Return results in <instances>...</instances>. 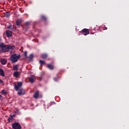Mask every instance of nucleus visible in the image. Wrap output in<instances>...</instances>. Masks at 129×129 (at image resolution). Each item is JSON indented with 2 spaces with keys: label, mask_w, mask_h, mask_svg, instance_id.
Returning a JSON list of instances; mask_svg holds the SVG:
<instances>
[{
  "label": "nucleus",
  "mask_w": 129,
  "mask_h": 129,
  "mask_svg": "<svg viewBox=\"0 0 129 129\" xmlns=\"http://www.w3.org/2000/svg\"><path fill=\"white\" fill-rule=\"evenodd\" d=\"M0 48H1L2 51L5 53L6 52H8L11 49H15L16 47L15 45H5L3 43H1L0 44Z\"/></svg>",
  "instance_id": "obj_1"
},
{
  "label": "nucleus",
  "mask_w": 129,
  "mask_h": 129,
  "mask_svg": "<svg viewBox=\"0 0 129 129\" xmlns=\"http://www.w3.org/2000/svg\"><path fill=\"white\" fill-rule=\"evenodd\" d=\"M20 58H21V55L14 53L10 56L9 60H10L12 63H16V62H18Z\"/></svg>",
  "instance_id": "obj_2"
},
{
  "label": "nucleus",
  "mask_w": 129,
  "mask_h": 129,
  "mask_svg": "<svg viewBox=\"0 0 129 129\" xmlns=\"http://www.w3.org/2000/svg\"><path fill=\"white\" fill-rule=\"evenodd\" d=\"M22 86H23V83L21 82H18L17 85H14V89L16 91H19V89H20Z\"/></svg>",
  "instance_id": "obj_3"
},
{
  "label": "nucleus",
  "mask_w": 129,
  "mask_h": 129,
  "mask_svg": "<svg viewBox=\"0 0 129 129\" xmlns=\"http://www.w3.org/2000/svg\"><path fill=\"white\" fill-rule=\"evenodd\" d=\"M79 33H81L84 35V36H87V35H89L90 32H89V29L84 28L82 31H79Z\"/></svg>",
  "instance_id": "obj_4"
},
{
  "label": "nucleus",
  "mask_w": 129,
  "mask_h": 129,
  "mask_svg": "<svg viewBox=\"0 0 129 129\" xmlns=\"http://www.w3.org/2000/svg\"><path fill=\"white\" fill-rule=\"evenodd\" d=\"M12 127L14 129H21L22 126L20 124V123L18 122H15L12 124Z\"/></svg>",
  "instance_id": "obj_5"
},
{
  "label": "nucleus",
  "mask_w": 129,
  "mask_h": 129,
  "mask_svg": "<svg viewBox=\"0 0 129 129\" xmlns=\"http://www.w3.org/2000/svg\"><path fill=\"white\" fill-rule=\"evenodd\" d=\"M8 30H11V31H16L17 27L15 25H10L7 26Z\"/></svg>",
  "instance_id": "obj_6"
},
{
  "label": "nucleus",
  "mask_w": 129,
  "mask_h": 129,
  "mask_svg": "<svg viewBox=\"0 0 129 129\" xmlns=\"http://www.w3.org/2000/svg\"><path fill=\"white\" fill-rule=\"evenodd\" d=\"M26 93V91L23 88H21L19 89L18 94V95H24Z\"/></svg>",
  "instance_id": "obj_7"
},
{
  "label": "nucleus",
  "mask_w": 129,
  "mask_h": 129,
  "mask_svg": "<svg viewBox=\"0 0 129 129\" xmlns=\"http://www.w3.org/2000/svg\"><path fill=\"white\" fill-rule=\"evenodd\" d=\"M39 96H40V97H42L41 95L39 96V91H35L34 92V95H33L34 98H35V99H37V98H39Z\"/></svg>",
  "instance_id": "obj_8"
},
{
  "label": "nucleus",
  "mask_w": 129,
  "mask_h": 129,
  "mask_svg": "<svg viewBox=\"0 0 129 129\" xmlns=\"http://www.w3.org/2000/svg\"><path fill=\"white\" fill-rule=\"evenodd\" d=\"M29 82L30 83H34L35 82V80H36V77L35 76H32L30 78H29Z\"/></svg>",
  "instance_id": "obj_9"
},
{
  "label": "nucleus",
  "mask_w": 129,
  "mask_h": 129,
  "mask_svg": "<svg viewBox=\"0 0 129 129\" xmlns=\"http://www.w3.org/2000/svg\"><path fill=\"white\" fill-rule=\"evenodd\" d=\"M14 77H16V78H18L20 75H21V73L19 72H14Z\"/></svg>",
  "instance_id": "obj_10"
},
{
  "label": "nucleus",
  "mask_w": 129,
  "mask_h": 129,
  "mask_svg": "<svg viewBox=\"0 0 129 129\" xmlns=\"http://www.w3.org/2000/svg\"><path fill=\"white\" fill-rule=\"evenodd\" d=\"M6 35H7V36L8 37H12V31H11L10 30H7L6 31Z\"/></svg>",
  "instance_id": "obj_11"
},
{
  "label": "nucleus",
  "mask_w": 129,
  "mask_h": 129,
  "mask_svg": "<svg viewBox=\"0 0 129 129\" xmlns=\"http://www.w3.org/2000/svg\"><path fill=\"white\" fill-rule=\"evenodd\" d=\"M34 58V54H31L28 57V60L30 62L33 61V59Z\"/></svg>",
  "instance_id": "obj_12"
},
{
  "label": "nucleus",
  "mask_w": 129,
  "mask_h": 129,
  "mask_svg": "<svg viewBox=\"0 0 129 129\" xmlns=\"http://www.w3.org/2000/svg\"><path fill=\"white\" fill-rule=\"evenodd\" d=\"M47 67L48 69H50V70H53V69H54V66L52 64H47Z\"/></svg>",
  "instance_id": "obj_13"
},
{
  "label": "nucleus",
  "mask_w": 129,
  "mask_h": 129,
  "mask_svg": "<svg viewBox=\"0 0 129 129\" xmlns=\"http://www.w3.org/2000/svg\"><path fill=\"white\" fill-rule=\"evenodd\" d=\"M0 75L1 76H2V77H5V72H4V70L2 69H0Z\"/></svg>",
  "instance_id": "obj_14"
},
{
  "label": "nucleus",
  "mask_w": 129,
  "mask_h": 129,
  "mask_svg": "<svg viewBox=\"0 0 129 129\" xmlns=\"http://www.w3.org/2000/svg\"><path fill=\"white\" fill-rule=\"evenodd\" d=\"M1 64H2V65H6V64H7V60H6V59H1Z\"/></svg>",
  "instance_id": "obj_15"
},
{
  "label": "nucleus",
  "mask_w": 129,
  "mask_h": 129,
  "mask_svg": "<svg viewBox=\"0 0 129 129\" xmlns=\"http://www.w3.org/2000/svg\"><path fill=\"white\" fill-rule=\"evenodd\" d=\"M22 24V20L19 19L16 21V26H21Z\"/></svg>",
  "instance_id": "obj_16"
},
{
  "label": "nucleus",
  "mask_w": 129,
  "mask_h": 129,
  "mask_svg": "<svg viewBox=\"0 0 129 129\" xmlns=\"http://www.w3.org/2000/svg\"><path fill=\"white\" fill-rule=\"evenodd\" d=\"M1 94H2V95H7V94H8L7 91H6L5 90H3L1 92Z\"/></svg>",
  "instance_id": "obj_17"
},
{
  "label": "nucleus",
  "mask_w": 129,
  "mask_h": 129,
  "mask_svg": "<svg viewBox=\"0 0 129 129\" xmlns=\"http://www.w3.org/2000/svg\"><path fill=\"white\" fill-rule=\"evenodd\" d=\"M48 57V55L46 53H43L41 55V58L42 59H46Z\"/></svg>",
  "instance_id": "obj_18"
},
{
  "label": "nucleus",
  "mask_w": 129,
  "mask_h": 129,
  "mask_svg": "<svg viewBox=\"0 0 129 129\" xmlns=\"http://www.w3.org/2000/svg\"><path fill=\"white\" fill-rule=\"evenodd\" d=\"M41 20H42V21H47V17H46L44 15H42L41 16Z\"/></svg>",
  "instance_id": "obj_19"
},
{
  "label": "nucleus",
  "mask_w": 129,
  "mask_h": 129,
  "mask_svg": "<svg viewBox=\"0 0 129 129\" xmlns=\"http://www.w3.org/2000/svg\"><path fill=\"white\" fill-rule=\"evenodd\" d=\"M5 17H6V18H10V17L11 16V13H10V12L5 13Z\"/></svg>",
  "instance_id": "obj_20"
},
{
  "label": "nucleus",
  "mask_w": 129,
  "mask_h": 129,
  "mask_svg": "<svg viewBox=\"0 0 129 129\" xmlns=\"http://www.w3.org/2000/svg\"><path fill=\"white\" fill-rule=\"evenodd\" d=\"M30 24H31V22H26L25 23V27H29L30 26Z\"/></svg>",
  "instance_id": "obj_21"
},
{
  "label": "nucleus",
  "mask_w": 129,
  "mask_h": 129,
  "mask_svg": "<svg viewBox=\"0 0 129 129\" xmlns=\"http://www.w3.org/2000/svg\"><path fill=\"white\" fill-rule=\"evenodd\" d=\"M18 68H19V66L18 65H15L13 66L14 70H18Z\"/></svg>",
  "instance_id": "obj_22"
},
{
  "label": "nucleus",
  "mask_w": 129,
  "mask_h": 129,
  "mask_svg": "<svg viewBox=\"0 0 129 129\" xmlns=\"http://www.w3.org/2000/svg\"><path fill=\"white\" fill-rule=\"evenodd\" d=\"M39 63L41 65H44V63H45V61L44 60H40Z\"/></svg>",
  "instance_id": "obj_23"
},
{
  "label": "nucleus",
  "mask_w": 129,
  "mask_h": 129,
  "mask_svg": "<svg viewBox=\"0 0 129 129\" xmlns=\"http://www.w3.org/2000/svg\"><path fill=\"white\" fill-rule=\"evenodd\" d=\"M12 120H13V119H12V118H11V117H9L8 119V122H11V121H12Z\"/></svg>",
  "instance_id": "obj_24"
},
{
  "label": "nucleus",
  "mask_w": 129,
  "mask_h": 129,
  "mask_svg": "<svg viewBox=\"0 0 129 129\" xmlns=\"http://www.w3.org/2000/svg\"><path fill=\"white\" fill-rule=\"evenodd\" d=\"M27 51H25L24 52V56H25V58H28V56H27Z\"/></svg>",
  "instance_id": "obj_25"
},
{
  "label": "nucleus",
  "mask_w": 129,
  "mask_h": 129,
  "mask_svg": "<svg viewBox=\"0 0 129 129\" xmlns=\"http://www.w3.org/2000/svg\"><path fill=\"white\" fill-rule=\"evenodd\" d=\"M16 115L15 114L13 115H10V117L13 119V117H15Z\"/></svg>",
  "instance_id": "obj_26"
},
{
  "label": "nucleus",
  "mask_w": 129,
  "mask_h": 129,
  "mask_svg": "<svg viewBox=\"0 0 129 129\" xmlns=\"http://www.w3.org/2000/svg\"><path fill=\"white\" fill-rule=\"evenodd\" d=\"M3 83H4V81L3 80L0 79V84H3Z\"/></svg>",
  "instance_id": "obj_27"
},
{
  "label": "nucleus",
  "mask_w": 129,
  "mask_h": 129,
  "mask_svg": "<svg viewBox=\"0 0 129 129\" xmlns=\"http://www.w3.org/2000/svg\"><path fill=\"white\" fill-rule=\"evenodd\" d=\"M54 81H57V79L56 78H54Z\"/></svg>",
  "instance_id": "obj_28"
},
{
  "label": "nucleus",
  "mask_w": 129,
  "mask_h": 129,
  "mask_svg": "<svg viewBox=\"0 0 129 129\" xmlns=\"http://www.w3.org/2000/svg\"><path fill=\"white\" fill-rule=\"evenodd\" d=\"M2 97H3V96H2V95L0 94V100L2 99Z\"/></svg>",
  "instance_id": "obj_29"
},
{
  "label": "nucleus",
  "mask_w": 129,
  "mask_h": 129,
  "mask_svg": "<svg viewBox=\"0 0 129 129\" xmlns=\"http://www.w3.org/2000/svg\"><path fill=\"white\" fill-rule=\"evenodd\" d=\"M0 42H2V37H0Z\"/></svg>",
  "instance_id": "obj_30"
}]
</instances>
